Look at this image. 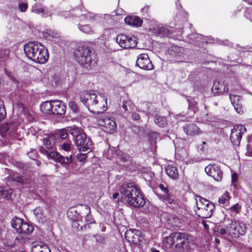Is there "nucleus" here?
<instances>
[{"label":"nucleus","mask_w":252,"mask_h":252,"mask_svg":"<svg viewBox=\"0 0 252 252\" xmlns=\"http://www.w3.org/2000/svg\"><path fill=\"white\" fill-rule=\"evenodd\" d=\"M206 144V142L203 141L202 143V145L198 146L197 148L199 151L203 152L204 151V147L203 145Z\"/></svg>","instance_id":"obj_57"},{"label":"nucleus","mask_w":252,"mask_h":252,"mask_svg":"<svg viewBox=\"0 0 252 252\" xmlns=\"http://www.w3.org/2000/svg\"><path fill=\"white\" fill-rule=\"evenodd\" d=\"M26 56L35 63L43 64L48 59V54L45 46L37 41H30L24 47Z\"/></svg>","instance_id":"obj_4"},{"label":"nucleus","mask_w":252,"mask_h":252,"mask_svg":"<svg viewBox=\"0 0 252 252\" xmlns=\"http://www.w3.org/2000/svg\"><path fill=\"white\" fill-rule=\"evenodd\" d=\"M162 200L166 204L170 205V207H174L175 204V200L174 197L170 195L169 193L165 194L161 197Z\"/></svg>","instance_id":"obj_33"},{"label":"nucleus","mask_w":252,"mask_h":252,"mask_svg":"<svg viewBox=\"0 0 252 252\" xmlns=\"http://www.w3.org/2000/svg\"><path fill=\"white\" fill-rule=\"evenodd\" d=\"M37 155L36 151L34 149L31 150V151L28 153L29 157L33 160H35L37 157Z\"/></svg>","instance_id":"obj_43"},{"label":"nucleus","mask_w":252,"mask_h":252,"mask_svg":"<svg viewBox=\"0 0 252 252\" xmlns=\"http://www.w3.org/2000/svg\"><path fill=\"white\" fill-rule=\"evenodd\" d=\"M241 96L237 95L230 94L229 98L235 111L240 114L243 113L242 104L240 100Z\"/></svg>","instance_id":"obj_22"},{"label":"nucleus","mask_w":252,"mask_h":252,"mask_svg":"<svg viewBox=\"0 0 252 252\" xmlns=\"http://www.w3.org/2000/svg\"><path fill=\"white\" fill-rule=\"evenodd\" d=\"M52 103L53 115H62L65 113L66 106L61 100H54Z\"/></svg>","instance_id":"obj_20"},{"label":"nucleus","mask_w":252,"mask_h":252,"mask_svg":"<svg viewBox=\"0 0 252 252\" xmlns=\"http://www.w3.org/2000/svg\"><path fill=\"white\" fill-rule=\"evenodd\" d=\"M5 72L8 77L12 80L14 81V77L11 74V73L6 70V68H4Z\"/></svg>","instance_id":"obj_56"},{"label":"nucleus","mask_w":252,"mask_h":252,"mask_svg":"<svg viewBox=\"0 0 252 252\" xmlns=\"http://www.w3.org/2000/svg\"><path fill=\"white\" fill-rule=\"evenodd\" d=\"M125 22L126 24L132 27H140L142 26L143 20L139 17L130 16L125 18Z\"/></svg>","instance_id":"obj_26"},{"label":"nucleus","mask_w":252,"mask_h":252,"mask_svg":"<svg viewBox=\"0 0 252 252\" xmlns=\"http://www.w3.org/2000/svg\"><path fill=\"white\" fill-rule=\"evenodd\" d=\"M68 106L74 113H78L79 112V107L75 102L73 101H69Z\"/></svg>","instance_id":"obj_39"},{"label":"nucleus","mask_w":252,"mask_h":252,"mask_svg":"<svg viewBox=\"0 0 252 252\" xmlns=\"http://www.w3.org/2000/svg\"><path fill=\"white\" fill-rule=\"evenodd\" d=\"M115 154L117 158L122 161H126L129 158L128 155L121 150H116L115 151Z\"/></svg>","instance_id":"obj_36"},{"label":"nucleus","mask_w":252,"mask_h":252,"mask_svg":"<svg viewBox=\"0 0 252 252\" xmlns=\"http://www.w3.org/2000/svg\"><path fill=\"white\" fill-rule=\"evenodd\" d=\"M74 56L75 60L87 69L92 68L96 63L92 50L86 46H79L74 51Z\"/></svg>","instance_id":"obj_5"},{"label":"nucleus","mask_w":252,"mask_h":252,"mask_svg":"<svg viewBox=\"0 0 252 252\" xmlns=\"http://www.w3.org/2000/svg\"><path fill=\"white\" fill-rule=\"evenodd\" d=\"M52 100L46 101L40 105V110L43 113L53 115Z\"/></svg>","instance_id":"obj_28"},{"label":"nucleus","mask_w":252,"mask_h":252,"mask_svg":"<svg viewBox=\"0 0 252 252\" xmlns=\"http://www.w3.org/2000/svg\"><path fill=\"white\" fill-rule=\"evenodd\" d=\"M58 146L60 151L63 150L65 152H69L73 147L71 141L69 139L62 140Z\"/></svg>","instance_id":"obj_29"},{"label":"nucleus","mask_w":252,"mask_h":252,"mask_svg":"<svg viewBox=\"0 0 252 252\" xmlns=\"http://www.w3.org/2000/svg\"><path fill=\"white\" fill-rule=\"evenodd\" d=\"M165 171L167 175L174 180L179 179V173L177 167L173 164H169L165 166Z\"/></svg>","instance_id":"obj_24"},{"label":"nucleus","mask_w":252,"mask_h":252,"mask_svg":"<svg viewBox=\"0 0 252 252\" xmlns=\"http://www.w3.org/2000/svg\"><path fill=\"white\" fill-rule=\"evenodd\" d=\"M132 119L134 121H138L140 119V116L138 113L134 112L132 114Z\"/></svg>","instance_id":"obj_51"},{"label":"nucleus","mask_w":252,"mask_h":252,"mask_svg":"<svg viewBox=\"0 0 252 252\" xmlns=\"http://www.w3.org/2000/svg\"><path fill=\"white\" fill-rule=\"evenodd\" d=\"M147 108L145 110L146 114L148 117V118L150 116H154L155 123L160 127H164L167 124L166 119L162 116H160L156 114L157 112V109L153 106L152 103L150 102H146L144 103Z\"/></svg>","instance_id":"obj_12"},{"label":"nucleus","mask_w":252,"mask_h":252,"mask_svg":"<svg viewBox=\"0 0 252 252\" xmlns=\"http://www.w3.org/2000/svg\"><path fill=\"white\" fill-rule=\"evenodd\" d=\"M73 16L80 18V22L78 25V28L82 32L87 34H93V29L88 24H85V21L90 22L94 19V15L85 9L83 7L76 8L72 10Z\"/></svg>","instance_id":"obj_6"},{"label":"nucleus","mask_w":252,"mask_h":252,"mask_svg":"<svg viewBox=\"0 0 252 252\" xmlns=\"http://www.w3.org/2000/svg\"><path fill=\"white\" fill-rule=\"evenodd\" d=\"M43 8L41 4L36 3L32 6V11L36 14L42 15L43 11Z\"/></svg>","instance_id":"obj_38"},{"label":"nucleus","mask_w":252,"mask_h":252,"mask_svg":"<svg viewBox=\"0 0 252 252\" xmlns=\"http://www.w3.org/2000/svg\"><path fill=\"white\" fill-rule=\"evenodd\" d=\"M181 238L175 245L176 250L179 252H188L190 249V236L184 232H180Z\"/></svg>","instance_id":"obj_13"},{"label":"nucleus","mask_w":252,"mask_h":252,"mask_svg":"<svg viewBox=\"0 0 252 252\" xmlns=\"http://www.w3.org/2000/svg\"><path fill=\"white\" fill-rule=\"evenodd\" d=\"M33 211L34 217L38 222L44 223L46 221V216L42 208L38 207L35 208Z\"/></svg>","instance_id":"obj_27"},{"label":"nucleus","mask_w":252,"mask_h":252,"mask_svg":"<svg viewBox=\"0 0 252 252\" xmlns=\"http://www.w3.org/2000/svg\"><path fill=\"white\" fill-rule=\"evenodd\" d=\"M80 99L90 110L91 108L94 113H102L107 108V97L101 93L97 94L84 91L81 93Z\"/></svg>","instance_id":"obj_2"},{"label":"nucleus","mask_w":252,"mask_h":252,"mask_svg":"<svg viewBox=\"0 0 252 252\" xmlns=\"http://www.w3.org/2000/svg\"><path fill=\"white\" fill-rule=\"evenodd\" d=\"M70 133L73 137L76 146L80 152L89 153L92 148V142L84 132L82 129L79 128H72Z\"/></svg>","instance_id":"obj_7"},{"label":"nucleus","mask_w":252,"mask_h":252,"mask_svg":"<svg viewBox=\"0 0 252 252\" xmlns=\"http://www.w3.org/2000/svg\"><path fill=\"white\" fill-rule=\"evenodd\" d=\"M141 232L136 229L127 230L125 233V238L129 242L137 244L140 241Z\"/></svg>","instance_id":"obj_19"},{"label":"nucleus","mask_w":252,"mask_h":252,"mask_svg":"<svg viewBox=\"0 0 252 252\" xmlns=\"http://www.w3.org/2000/svg\"><path fill=\"white\" fill-rule=\"evenodd\" d=\"M130 101L129 100H124L123 102L122 107L123 108L125 112L128 111V106L130 105Z\"/></svg>","instance_id":"obj_45"},{"label":"nucleus","mask_w":252,"mask_h":252,"mask_svg":"<svg viewBox=\"0 0 252 252\" xmlns=\"http://www.w3.org/2000/svg\"><path fill=\"white\" fill-rule=\"evenodd\" d=\"M240 208V206H239L238 204H236L233 205L232 207H231L230 208V209L231 211H235L237 213H238Z\"/></svg>","instance_id":"obj_48"},{"label":"nucleus","mask_w":252,"mask_h":252,"mask_svg":"<svg viewBox=\"0 0 252 252\" xmlns=\"http://www.w3.org/2000/svg\"><path fill=\"white\" fill-rule=\"evenodd\" d=\"M246 131V127L242 125H237L233 127L231 129L230 139L234 146L240 145L242 135Z\"/></svg>","instance_id":"obj_15"},{"label":"nucleus","mask_w":252,"mask_h":252,"mask_svg":"<svg viewBox=\"0 0 252 252\" xmlns=\"http://www.w3.org/2000/svg\"><path fill=\"white\" fill-rule=\"evenodd\" d=\"M11 179L13 181L18 182L22 184L27 183V179L17 173L12 174L11 175Z\"/></svg>","instance_id":"obj_31"},{"label":"nucleus","mask_w":252,"mask_h":252,"mask_svg":"<svg viewBox=\"0 0 252 252\" xmlns=\"http://www.w3.org/2000/svg\"><path fill=\"white\" fill-rule=\"evenodd\" d=\"M121 195V193H119L118 192H115L113 193L112 195V198L114 200H116L119 201L120 200V195Z\"/></svg>","instance_id":"obj_52"},{"label":"nucleus","mask_w":252,"mask_h":252,"mask_svg":"<svg viewBox=\"0 0 252 252\" xmlns=\"http://www.w3.org/2000/svg\"><path fill=\"white\" fill-rule=\"evenodd\" d=\"M176 119L178 121H184L186 120V118L184 116L179 114L176 116Z\"/></svg>","instance_id":"obj_54"},{"label":"nucleus","mask_w":252,"mask_h":252,"mask_svg":"<svg viewBox=\"0 0 252 252\" xmlns=\"http://www.w3.org/2000/svg\"><path fill=\"white\" fill-rule=\"evenodd\" d=\"M136 64L138 67L144 70H152L154 68V65L147 54L139 55L137 57Z\"/></svg>","instance_id":"obj_17"},{"label":"nucleus","mask_w":252,"mask_h":252,"mask_svg":"<svg viewBox=\"0 0 252 252\" xmlns=\"http://www.w3.org/2000/svg\"><path fill=\"white\" fill-rule=\"evenodd\" d=\"M97 122L99 126L103 127L106 132L113 133L117 127L116 123L105 114H102L98 118Z\"/></svg>","instance_id":"obj_11"},{"label":"nucleus","mask_w":252,"mask_h":252,"mask_svg":"<svg viewBox=\"0 0 252 252\" xmlns=\"http://www.w3.org/2000/svg\"><path fill=\"white\" fill-rule=\"evenodd\" d=\"M245 17L250 20L251 21H252V6H251L250 7H247L245 9L244 13Z\"/></svg>","instance_id":"obj_41"},{"label":"nucleus","mask_w":252,"mask_h":252,"mask_svg":"<svg viewBox=\"0 0 252 252\" xmlns=\"http://www.w3.org/2000/svg\"><path fill=\"white\" fill-rule=\"evenodd\" d=\"M247 155L252 156V134L248 139V144L247 146Z\"/></svg>","instance_id":"obj_40"},{"label":"nucleus","mask_w":252,"mask_h":252,"mask_svg":"<svg viewBox=\"0 0 252 252\" xmlns=\"http://www.w3.org/2000/svg\"><path fill=\"white\" fill-rule=\"evenodd\" d=\"M204 227H205V228L206 229H208V228H209V226H208V225H207L206 223H205V224H204Z\"/></svg>","instance_id":"obj_64"},{"label":"nucleus","mask_w":252,"mask_h":252,"mask_svg":"<svg viewBox=\"0 0 252 252\" xmlns=\"http://www.w3.org/2000/svg\"><path fill=\"white\" fill-rule=\"evenodd\" d=\"M228 89L223 82L215 81L212 88V93L215 94H220L228 91Z\"/></svg>","instance_id":"obj_23"},{"label":"nucleus","mask_w":252,"mask_h":252,"mask_svg":"<svg viewBox=\"0 0 252 252\" xmlns=\"http://www.w3.org/2000/svg\"><path fill=\"white\" fill-rule=\"evenodd\" d=\"M84 207L85 209V213L86 214V216H85L86 221L89 223H93L94 222V220L92 216L91 215L90 208L86 205H85Z\"/></svg>","instance_id":"obj_35"},{"label":"nucleus","mask_w":252,"mask_h":252,"mask_svg":"<svg viewBox=\"0 0 252 252\" xmlns=\"http://www.w3.org/2000/svg\"><path fill=\"white\" fill-rule=\"evenodd\" d=\"M85 153H86L80 154H78L77 155V158L79 161H83V160H84L86 159V158H87V154L88 153H87V152H85Z\"/></svg>","instance_id":"obj_47"},{"label":"nucleus","mask_w":252,"mask_h":252,"mask_svg":"<svg viewBox=\"0 0 252 252\" xmlns=\"http://www.w3.org/2000/svg\"><path fill=\"white\" fill-rule=\"evenodd\" d=\"M55 136L53 134L44 138L43 141L45 148L40 147L39 148L40 152L43 155L46 156L48 159H52L56 162L65 165L69 164L72 161V155H70L69 157H64L55 151Z\"/></svg>","instance_id":"obj_3"},{"label":"nucleus","mask_w":252,"mask_h":252,"mask_svg":"<svg viewBox=\"0 0 252 252\" xmlns=\"http://www.w3.org/2000/svg\"><path fill=\"white\" fill-rule=\"evenodd\" d=\"M0 191L2 192V194L3 195H4L5 197H7V198L9 197V196L11 193V191H6V190H0Z\"/></svg>","instance_id":"obj_53"},{"label":"nucleus","mask_w":252,"mask_h":252,"mask_svg":"<svg viewBox=\"0 0 252 252\" xmlns=\"http://www.w3.org/2000/svg\"><path fill=\"white\" fill-rule=\"evenodd\" d=\"M11 224L19 233L30 234L34 230L32 225L18 217H14L11 221Z\"/></svg>","instance_id":"obj_9"},{"label":"nucleus","mask_w":252,"mask_h":252,"mask_svg":"<svg viewBox=\"0 0 252 252\" xmlns=\"http://www.w3.org/2000/svg\"><path fill=\"white\" fill-rule=\"evenodd\" d=\"M189 38L191 39H193V38H194L196 41H199L200 39H202V35L198 33H195L189 35Z\"/></svg>","instance_id":"obj_44"},{"label":"nucleus","mask_w":252,"mask_h":252,"mask_svg":"<svg viewBox=\"0 0 252 252\" xmlns=\"http://www.w3.org/2000/svg\"><path fill=\"white\" fill-rule=\"evenodd\" d=\"M220 233L222 235H224L226 234H228L227 229L226 228H221L220 229Z\"/></svg>","instance_id":"obj_58"},{"label":"nucleus","mask_w":252,"mask_h":252,"mask_svg":"<svg viewBox=\"0 0 252 252\" xmlns=\"http://www.w3.org/2000/svg\"><path fill=\"white\" fill-rule=\"evenodd\" d=\"M226 228L228 234L235 237L239 235H244L246 229L245 223L236 220H230V223L226 225Z\"/></svg>","instance_id":"obj_10"},{"label":"nucleus","mask_w":252,"mask_h":252,"mask_svg":"<svg viewBox=\"0 0 252 252\" xmlns=\"http://www.w3.org/2000/svg\"><path fill=\"white\" fill-rule=\"evenodd\" d=\"M54 8L52 6L49 7L43 8V11L42 14L43 17H47L48 16H51L54 13Z\"/></svg>","instance_id":"obj_37"},{"label":"nucleus","mask_w":252,"mask_h":252,"mask_svg":"<svg viewBox=\"0 0 252 252\" xmlns=\"http://www.w3.org/2000/svg\"><path fill=\"white\" fill-rule=\"evenodd\" d=\"M247 1L249 4L252 5V0H245Z\"/></svg>","instance_id":"obj_63"},{"label":"nucleus","mask_w":252,"mask_h":252,"mask_svg":"<svg viewBox=\"0 0 252 252\" xmlns=\"http://www.w3.org/2000/svg\"><path fill=\"white\" fill-rule=\"evenodd\" d=\"M148 10V6H146V7H143L141 11H143V12H147V11Z\"/></svg>","instance_id":"obj_61"},{"label":"nucleus","mask_w":252,"mask_h":252,"mask_svg":"<svg viewBox=\"0 0 252 252\" xmlns=\"http://www.w3.org/2000/svg\"><path fill=\"white\" fill-rule=\"evenodd\" d=\"M185 132L189 135H195L201 133L200 128L195 124L190 123L186 124L183 127Z\"/></svg>","instance_id":"obj_25"},{"label":"nucleus","mask_w":252,"mask_h":252,"mask_svg":"<svg viewBox=\"0 0 252 252\" xmlns=\"http://www.w3.org/2000/svg\"><path fill=\"white\" fill-rule=\"evenodd\" d=\"M58 135L62 140H65L67 139L66 138L68 136V132L65 129H62L58 132Z\"/></svg>","instance_id":"obj_42"},{"label":"nucleus","mask_w":252,"mask_h":252,"mask_svg":"<svg viewBox=\"0 0 252 252\" xmlns=\"http://www.w3.org/2000/svg\"><path fill=\"white\" fill-rule=\"evenodd\" d=\"M31 252H51V251L46 245L42 244L33 246Z\"/></svg>","instance_id":"obj_30"},{"label":"nucleus","mask_w":252,"mask_h":252,"mask_svg":"<svg viewBox=\"0 0 252 252\" xmlns=\"http://www.w3.org/2000/svg\"><path fill=\"white\" fill-rule=\"evenodd\" d=\"M116 41L121 47L124 49L134 48L137 44L135 37H131L123 34L117 36Z\"/></svg>","instance_id":"obj_14"},{"label":"nucleus","mask_w":252,"mask_h":252,"mask_svg":"<svg viewBox=\"0 0 252 252\" xmlns=\"http://www.w3.org/2000/svg\"><path fill=\"white\" fill-rule=\"evenodd\" d=\"M62 15L65 17V18H68L70 17V12L67 11L63 12L62 13Z\"/></svg>","instance_id":"obj_59"},{"label":"nucleus","mask_w":252,"mask_h":252,"mask_svg":"<svg viewBox=\"0 0 252 252\" xmlns=\"http://www.w3.org/2000/svg\"><path fill=\"white\" fill-rule=\"evenodd\" d=\"M150 29H152L154 32L161 34L162 36H169L171 32L168 28L164 27L162 24H159L154 20L152 22Z\"/></svg>","instance_id":"obj_18"},{"label":"nucleus","mask_w":252,"mask_h":252,"mask_svg":"<svg viewBox=\"0 0 252 252\" xmlns=\"http://www.w3.org/2000/svg\"><path fill=\"white\" fill-rule=\"evenodd\" d=\"M8 54L9 51L7 50H0V64L2 65L5 64L7 65L8 63Z\"/></svg>","instance_id":"obj_32"},{"label":"nucleus","mask_w":252,"mask_h":252,"mask_svg":"<svg viewBox=\"0 0 252 252\" xmlns=\"http://www.w3.org/2000/svg\"><path fill=\"white\" fill-rule=\"evenodd\" d=\"M121 198L134 207L139 208L145 204L140 189L133 183L123 184L119 188Z\"/></svg>","instance_id":"obj_1"},{"label":"nucleus","mask_w":252,"mask_h":252,"mask_svg":"<svg viewBox=\"0 0 252 252\" xmlns=\"http://www.w3.org/2000/svg\"><path fill=\"white\" fill-rule=\"evenodd\" d=\"M159 188L163 191L165 194H167L169 192V189L167 187H165L163 184L159 185Z\"/></svg>","instance_id":"obj_50"},{"label":"nucleus","mask_w":252,"mask_h":252,"mask_svg":"<svg viewBox=\"0 0 252 252\" xmlns=\"http://www.w3.org/2000/svg\"><path fill=\"white\" fill-rule=\"evenodd\" d=\"M207 174L216 181H220L222 178V172L220 167L216 164H209L205 168Z\"/></svg>","instance_id":"obj_16"},{"label":"nucleus","mask_w":252,"mask_h":252,"mask_svg":"<svg viewBox=\"0 0 252 252\" xmlns=\"http://www.w3.org/2000/svg\"><path fill=\"white\" fill-rule=\"evenodd\" d=\"M226 200V197L221 196V197L219 198L218 201L220 204H224Z\"/></svg>","instance_id":"obj_55"},{"label":"nucleus","mask_w":252,"mask_h":252,"mask_svg":"<svg viewBox=\"0 0 252 252\" xmlns=\"http://www.w3.org/2000/svg\"><path fill=\"white\" fill-rule=\"evenodd\" d=\"M238 179V175L236 173H232L231 175V182L232 184L235 186V183L237 182Z\"/></svg>","instance_id":"obj_49"},{"label":"nucleus","mask_w":252,"mask_h":252,"mask_svg":"<svg viewBox=\"0 0 252 252\" xmlns=\"http://www.w3.org/2000/svg\"><path fill=\"white\" fill-rule=\"evenodd\" d=\"M180 234V232H174L166 237L163 241L165 246L167 248H171L173 245L175 246L178 243L179 238L181 237Z\"/></svg>","instance_id":"obj_21"},{"label":"nucleus","mask_w":252,"mask_h":252,"mask_svg":"<svg viewBox=\"0 0 252 252\" xmlns=\"http://www.w3.org/2000/svg\"><path fill=\"white\" fill-rule=\"evenodd\" d=\"M196 208L194 210L196 214L202 218H209L215 209V205L208 200L200 196L195 198Z\"/></svg>","instance_id":"obj_8"},{"label":"nucleus","mask_w":252,"mask_h":252,"mask_svg":"<svg viewBox=\"0 0 252 252\" xmlns=\"http://www.w3.org/2000/svg\"><path fill=\"white\" fill-rule=\"evenodd\" d=\"M151 250L152 252H159L158 250H157L155 248H152Z\"/></svg>","instance_id":"obj_60"},{"label":"nucleus","mask_w":252,"mask_h":252,"mask_svg":"<svg viewBox=\"0 0 252 252\" xmlns=\"http://www.w3.org/2000/svg\"><path fill=\"white\" fill-rule=\"evenodd\" d=\"M152 134L153 135V136L155 137L156 138H157V137L158 136V134L157 132H153Z\"/></svg>","instance_id":"obj_62"},{"label":"nucleus","mask_w":252,"mask_h":252,"mask_svg":"<svg viewBox=\"0 0 252 252\" xmlns=\"http://www.w3.org/2000/svg\"><path fill=\"white\" fill-rule=\"evenodd\" d=\"M17 127V125L13 123H10L5 124L3 127V129L7 132H9V133L12 134L14 133Z\"/></svg>","instance_id":"obj_34"},{"label":"nucleus","mask_w":252,"mask_h":252,"mask_svg":"<svg viewBox=\"0 0 252 252\" xmlns=\"http://www.w3.org/2000/svg\"><path fill=\"white\" fill-rule=\"evenodd\" d=\"M28 4L25 2H22L19 4V8L22 12H25L27 9Z\"/></svg>","instance_id":"obj_46"}]
</instances>
